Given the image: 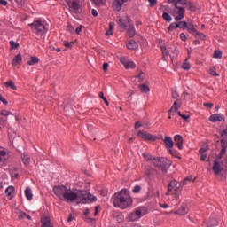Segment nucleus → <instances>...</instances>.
<instances>
[{
	"label": "nucleus",
	"instance_id": "obj_1",
	"mask_svg": "<svg viewBox=\"0 0 227 227\" xmlns=\"http://www.w3.org/2000/svg\"><path fill=\"white\" fill-rule=\"evenodd\" d=\"M53 192L62 201L67 203H76V205H86L97 201V197L84 190L69 189L65 185L53 187Z\"/></svg>",
	"mask_w": 227,
	"mask_h": 227
},
{
	"label": "nucleus",
	"instance_id": "obj_2",
	"mask_svg": "<svg viewBox=\"0 0 227 227\" xmlns=\"http://www.w3.org/2000/svg\"><path fill=\"white\" fill-rule=\"evenodd\" d=\"M111 201L115 208L125 210L132 205V197L126 189L116 192L111 199Z\"/></svg>",
	"mask_w": 227,
	"mask_h": 227
},
{
	"label": "nucleus",
	"instance_id": "obj_3",
	"mask_svg": "<svg viewBox=\"0 0 227 227\" xmlns=\"http://www.w3.org/2000/svg\"><path fill=\"white\" fill-rule=\"evenodd\" d=\"M182 184H178V181L172 180L168 185V192L165 193L168 197L169 201H178L180 194H182Z\"/></svg>",
	"mask_w": 227,
	"mask_h": 227
},
{
	"label": "nucleus",
	"instance_id": "obj_4",
	"mask_svg": "<svg viewBox=\"0 0 227 227\" xmlns=\"http://www.w3.org/2000/svg\"><path fill=\"white\" fill-rule=\"evenodd\" d=\"M118 25L122 31H127V35L129 38L136 36V28L134 27L132 20H130L129 16L121 18L118 21Z\"/></svg>",
	"mask_w": 227,
	"mask_h": 227
},
{
	"label": "nucleus",
	"instance_id": "obj_5",
	"mask_svg": "<svg viewBox=\"0 0 227 227\" xmlns=\"http://www.w3.org/2000/svg\"><path fill=\"white\" fill-rule=\"evenodd\" d=\"M31 31L37 36H43V35H47V31H49V24L46 23L45 20H34L30 25Z\"/></svg>",
	"mask_w": 227,
	"mask_h": 227
},
{
	"label": "nucleus",
	"instance_id": "obj_6",
	"mask_svg": "<svg viewBox=\"0 0 227 227\" xmlns=\"http://www.w3.org/2000/svg\"><path fill=\"white\" fill-rule=\"evenodd\" d=\"M153 164L155 168H160L162 173H166L168 171V168L171 166V161L167 158L155 157L153 159Z\"/></svg>",
	"mask_w": 227,
	"mask_h": 227
},
{
	"label": "nucleus",
	"instance_id": "obj_7",
	"mask_svg": "<svg viewBox=\"0 0 227 227\" xmlns=\"http://www.w3.org/2000/svg\"><path fill=\"white\" fill-rule=\"evenodd\" d=\"M146 214H148L146 207H140L128 215V220L130 222L139 221V218L146 215Z\"/></svg>",
	"mask_w": 227,
	"mask_h": 227
},
{
	"label": "nucleus",
	"instance_id": "obj_8",
	"mask_svg": "<svg viewBox=\"0 0 227 227\" xmlns=\"http://www.w3.org/2000/svg\"><path fill=\"white\" fill-rule=\"evenodd\" d=\"M175 9L173 10L172 15L176 22L182 20L184 17L185 8L178 7L177 4H174Z\"/></svg>",
	"mask_w": 227,
	"mask_h": 227
},
{
	"label": "nucleus",
	"instance_id": "obj_9",
	"mask_svg": "<svg viewBox=\"0 0 227 227\" xmlns=\"http://www.w3.org/2000/svg\"><path fill=\"white\" fill-rule=\"evenodd\" d=\"M67 4L70 9L71 13H74L75 15L81 13L79 0H67Z\"/></svg>",
	"mask_w": 227,
	"mask_h": 227
},
{
	"label": "nucleus",
	"instance_id": "obj_10",
	"mask_svg": "<svg viewBox=\"0 0 227 227\" xmlns=\"http://www.w3.org/2000/svg\"><path fill=\"white\" fill-rule=\"evenodd\" d=\"M180 106H182V101L180 99H176L172 107L170 108V110L168 111V118L169 120H171V116H175V114H176V111H178V109H180Z\"/></svg>",
	"mask_w": 227,
	"mask_h": 227
},
{
	"label": "nucleus",
	"instance_id": "obj_11",
	"mask_svg": "<svg viewBox=\"0 0 227 227\" xmlns=\"http://www.w3.org/2000/svg\"><path fill=\"white\" fill-rule=\"evenodd\" d=\"M137 137H141V139H144L145 141H155L157 137L155 136L146 132V131H138Z\"/></svg>",
	"mask_w": 227,
	"mask_h": 227
},
{
	"label": "nucleus",
	"instance_id": "obj_12",
	"mask_svg": "<svg viewBox=\"0 0 227 227\" xmlns=\"http://www.w3.org/2000/svg\"><path fill=\"white\" fill-rule=\"evenodd\" d=\"M212 170L214 171L215 175H221L223 171H224V168H223V164L215 160L214 161Z\"/></svg>",
	"mask_w": 227,
	"mask_h": 227
},
{
	"label": "nucleus",
	"instance_id": "obj_13",
	"mask_svg": "<svg viewBox=\"0 0 227 227\" xmlns=\"http://www.w3.org/2000/svg\"><path fill=\"white\" fill-rule=\"evenodd\" d=\"M226 118L223 114H214L210 116L209 121L213 123H217V121H225Z\"/></svg>",
	"mask_w": 227,
	"mask_h": 227
},
{
	"label": "nucleus",
	"instance_id": "obj_14",
	"mask_svg": "<svg viewBox=\"0 0 227 227\" xmlns=\"http://www.w3.org/2000/svg\"><path fill=\"white\" fill-rule=\"evenodd\" d=\"M174 214L177 215H187L189 214V207L186 204H182L178 210L174 211Z\"/></svg>",
	"mask_w": 227,
	"mask_h": 227
},
{
	"label": "nucleus",
	"instance_id": "obj_15",
	"mask_svg": "<svg viewBox=\"0 0 227 227\" xmlns=\"http://www.w3.org/2000/svg\"><path fill=\"white\" fill-rule=\"evenodd\" d=\"M6 160H8V154L6 153L4 148L0 147V168L1 166H4Z\"/></svg>",
	"mask_w": 227,
	"mask_h": 227
},
{
	"label": "nucleus",
	"instance_id": "obj_16",
	"mask_svg": "<svg viewBox=\"0 0 227 227\" xmlns=\"http://www.w3.org/2000/svg\"><path fill=\"white\" fill-rule=\"evenodd\" d=\"M174 141L179 150H184V137L181 135L174 136Z\"/></svg>",
	"mask_w": 227,
	"mask_h": 227
},
{
	"label": "nucleus",
	"instance_id": "obj_17",
	"mask_svg": "<svg viewBox=\"0 0 227 227\" xmlns=\"http://www.w3.org/2000/svg\"><path fill=\"white\" fill-rule=\"evenodd\" d=\"M128 0H113V8L116 12H120L121 10V6H123L124 3H127Z\"/></svg>",
	"mask_w": 227,
	"mask_h": 227
},
{
	"label": "nucleus",
	"instance_id": "obj_18",
	"mask_svg": "<svg viewBox=\"0 0 227 227\" xmlns=\"http://www.w3.org/2000/svg\"><path fill=\"white\" fill-rule=\"evenodd\" d=\"M163 143H165V148L168 150L175 146V142H173V138L171 137L166 136L163 139Z\"/></svg>",
	"mask_w": 227,
	"mask_h": 227
},
{
	"label": "nucleus",
	"instance_id": "obj_19",
	"mask_svg": "<svg viewBox=\"0 0 227 227\" xmlns=\"http://www.w3.org/2000/svg\"><path fill=\"white\" fill-rule=\"evenodd\" d=\"M42 227H54L52 223H51V217L42 216L41 218Z\"/></svg>",
	"mask_w": 227,
	"mask_h": 227
},
{
	"label": "nucleus",
	"instance_id": "obj_20",
	"mask_svg": "<svg viewBox=\"0 0 227 227\" xmlns=\"http://www.w3.org/2000/svg\"><path fill=\"white\" fill-rule=\"evenodd\" d=\"M121 63L124 65L127 70H129V68H136V64L134 63V61H129V60H126L125 59H121Z\"/></svg>",
	"mask_w": 227,
	"mask_h": 227
},
{
	"label": "nucleus",
	"instance_id": "obj_21",
	"mask_svg": "<svg viewBox=\"0 0 227 227\" xmlns=\"http://www.w3.org/2000/svg\"><path fill=\"white\" fill-rule=\"evenodd\" d=\"M21 160L25 166H29V163L31 162V158L29 157V154L24 153L21 154Z\"/></svg>",
	"mask_w": 227,
	"mask_h": 227
},
{
	"label": "nucleus",
	"instance_id": "obj_22",
	"mask_svg": "<svg viewBox=\"0 0 227 227\" xmlns=\"http://www.w3.org/2000/svg\"><path fill=\"white\" fill-rule=\"evenodd\" d=\"M137 47H139V45H137V43L134 40H130L127 43V49H129L130 51H136V49H137Z\"/></svg>",
	"mask_w": 227,
	"mask_h": 227
},
{
	"label": "nucleus",
	"instance_id": "obj_23",
	"mask_svg": "<svg viewBox=\"0 0 227 227\" xmlns=\"http://www.w3.org/2000/svg\"><path fill=\"white\" fill-rule=\"evenodd\" d=\"M207 150L208 149L202 147L199 151V153L200 154V160L202 161L207 160Z\"/></svg>",
	"mask_w": 227,
	"mask_h": 227
},
{
	"label": "nucleus",
	"instance_id": "obj_24",
	"mask_svg": "<svg viewBox=\"0 0 227 227\" xmlns=\"http://www.w3.org/2000/svg\"><path fill=\"white\" fill-rule=\"evenodd\" d=\"M186 29L192 35H194L198 31V30H196V27H194V24H192V23H187Z\"/></svg>",
	"mask_w": 227,
	"mask_h": 227
},
{
	"label": "nucleus",
	"instance_id": "obj_25",
	"mask_svg": "<svg viewBox=\"0 0 227 227\" xmlns=\"http://www.w3.org/2000/svg\"><path fill=\"white\" fill-rule=\"evenodd\" d=\"M15 191V188L13 186H9L5 190V195L8 198V200H12V193Z\"/></svg>",
	"mask_w": 227,
	"mask_h": 227
},
{
	"label": "nucleus",
	"instance_id": "obj_26",
	"mask_svg": "<svg viewBox=\"0 0 227 227\" xmlns=\"http://www.w3.org/2000/svg\"><path fill=\"white\" fill-rule=\"evenodd\" d=\"M25 196L28 201H31L33 200V192H31V188L27 187L25 190Z\"/></svg>",
	"mask_w": 227,
	"mask_h": 227
},
{
	"label": "nucleus",
	"instance_id": "obj_27",
	"mask_svg": "<svg viewBox=\"0 0 227 227\" xmlns=\"http://www.w3.org/2000/svg\"><path fill=\"white\" fill-rule=\"evenodd\" d=\"M168 153H170V155H172V157H176V159H182L180 157V153H178L176 150L170 148V149H168Z\"/></svg>",
	"mask_w": 227,
	"mask_h": 227
},
{
	"label": "nucleus",
	"instance_id": "obj_28",
	"mask_svg": "<svg viewBox=\"0 0 227 227\" xmlns=\"http://www.w3.org/2000/svg\"><path fill=\"white\" fill-rule=\"evenodd\" d=\"M20 61H22V55L18 54L14 57V59L12 60V65L15 67V66L19 65L20 63Z\"/></svg>",
	"mask_w": 227,
	"mask_h": 227
},
{
	"label": "nucleus",
	"instance_id": "obj_29",
	"mask_svg": "<svg viewBox=\"0 0 227 227\" xmlns=\"http://www.w3.org/2000/svg\"><path fill=\"white\" fill-rule=\"evenodd\" d=\"M38 61H40V59H38V57H31L30 59L27 61V65H36Z\"/></svg>",
	"mask_w": 227,
	"mask_h": 227
},
{
	"label": "nucleus",
	"instance_id": "obj_30",
	"mask_svg": "<svg viewBox=\"0 0 227 227\" xmlns=\"http://www.w3.org/2000/svg\"><path fill=\"white\" fill-rule=\"evenodd\" d=\"M177 29H186L187 28V22L186 21H178L176 22Z\"/></svg>",
	"mask_w": 227,
	"mask_h": 227
},
{
	"label": "nucleus",
	"instance_id": "obj_31",
	"mask_svg": "<svg viewBox=\"0 0 227 227\" xmlns=\"http://www.w3.org/2000/svg\"><path fill=\"white\" fill-rule=\"evenodd\" d=\"M4 86H6V88H11V90H17V86H15V83H13V81H9L4 82Z\"/></svg>",
	"mask_w": 227,
	"mask_h": 227
},
{
	"label": "nucleus",
	"instance_id": "obj_32",
	"mask_svg": "<svg viewBox=\"0 0 227 227\" xmlns=\"http://www.w3.org/2000/svg\"><path fill=\"white\" fill-rule=\"evenodd\" d=\"M139 90L142 93H148V91H150V87L145 84H141L139 86Z\"/></svg>",
	"mask_w": 227,
	"mask_h": 227
},
{
	"label": "nucleus",
	"instance_id": "obj_33",
	"mask_svg": "<svg viewBox=\"0 0 227 227\" xmlns=\"http://www.w3.org/2000/svg\"><path fill=\"white\" fill-rule=\"evenodd\" d=\"M175 29H178L177 24L176 22H173L169 25V27H168V33H171L173 31H175Z\"/></svg>",
	"mask_w": 227,
	"mask_h": 227
},
{
	"label": "nucleus",
	"instance_id": "obj_34",
	"mask_svg": "<svg viewBox=\"0 0 227 227\" xmlns=\"http://www.w3.org/2000/svg\"><path fill=\"white\" fill-rule=\"evenodd\" d=\"M162 19H164L166 22H171V20H173V18L168 12H163Z\"/></svg>",
	"mask_w": 227,
	"mask_h": 227
},
{
	"label": "nucleus",
	"instance_id": "obj_35",
	"mask_svg": "<svg viewBox=\"0 0 227 227\" xmlns=\"http://www.w3.org/2000/svg\"><path fill=\"white\" fill-rule=\"evenodd\" d=\"M189 182H192V176H189L187 177H185L182 182H181V185H187L189 184Z\"/></svg>",
	"mask_w": 227,
	"mask_h": 227
},
{
	"label": "nucleus",
	"instance_id": "obj_36",
	"mask_svg": "<svg viewBox=\"0 0 227 227\" xmlns=\"http://www.w3.org/2000/svg\"><path fill=\"white\" fill-rule=\"evenodd\" d=\"M177 114L183 118V120H184V121H187V123H189L191 117L189 115H185V114H182V113L177 112Z\"/></svg>",
	"mask_w": 227,
	"mask_h": 227
},
{
	"label": "nucleus",
	"instance_id": "obj_37",
	"mask_svg": "<svg viewBox=\"0 0 227 227\" xmlns=\"http://www.w3.org/2000/svg\"><path fill=\"white\" fill-rule=\"evenodd\" d=\"M143 157L145 160H152V162H153V159L155 158L148 153H143Z\"/></svg>",
	"mask_w": 227,
	"mask_h": 227
},
{
	"label": "nucleus",
	"instance_id": "obj_38",
	"mask_svg": "<svg viewBox=\"0 0 227 227\" xmlns=\"http://www.w3.org/2000/svg\"><path fill=\"white\" fill-rule=\"evenodd\" d=\"M217 224H219V223L217 222V220L215 219H211L208 222V226L209 227H214V226H217Z\"/></svg>",
	"mask_w": 227,
	"mask_h": 227
},
{
	"label": "nucleus",
	"instance_id": "obj_39",
	"mask_svg": "<svg viewBox=\"0 0 227 227\" xmlns=\"http://www.w3.org/2000/svg\"><path fill=\"white\" fill-rule=\"evenodd\" d=\"M94 4H97V6H103L105 4L106 0H91Z\"/></svg>",
	"mask_w": 227,
	"mask_h": 227
},
{
	"label": "nucleus",
	"instance_id": "obj_40",
	"mask_svg": "<svg viewBox=\"0 0 227 227\" xmlns=\"http://www.w3.org/2000/svg\"><path fill=\"white\" fill-rule=\"evenodd\" d=\"M193 35H195L196 37L200 38L201 40L205 39V34L198 32V30L193 34Z\"/></svg>",
	"mask_w": 227,
	"mask_h": 227
},
{
	"label": "nucleus",
	"instance_id": "obj_41",
	"mask_svg": "<svg viewBox=\"0 0 227 227\" xmlns=\"http://www.w3.org/2000/svg\"><path fill=\"white\" fill-rule=\"evenodd\" d=\"M11 49H19V43L15 41H10Z\"/></svg>",
	"mask_w": 227,
	"mask_h": 227
},
{
	"label": "nucleus",
	"instance_id": "obj_42",
	"mask_svg": "<svg viewBox=\"0 0 227 227\" xmlns=\"http://www.w3.org/2000/svg\"><path fill=\"white\" fill-rule=\"evenodd\" d=\"M160 49L163 56H168V54H169V51H168V48L166 46H160Z\"/></svg>",
	"mask_w": 227,
	"mask_h": 227
},
{
	"label": "nucleus",
	"instance_id": "obj_43",
	"mask_svg": "<svg viewBox=\"0 0 227 227\" xmlns=\"http://www.w3.org/2000/svg\"><path fill=\"white\" fill-rule=\"evenodd\" d=\"M99 98H101V99L104 100L106 106H109V101H107V98L104 97V92H99Z\"/></svg>",
	"mask_w": 227,
	"mask_h": 227
},
{
	"label": "nucleus",
	"instance_id": "obj_44",
	"mask_svg": "<svg viewBox=\"0 0 227 227\" xmlns=\"http://www.w3.org/2000/svg\"><path fill=\"white\" fill-rule=\"evenodd\" d=\"M214 58H218L220 59V58H223V52H221V51H215Z\"/></svg>",
	"mask_w": 227,
	"mask_h": 227
},
{
	"label": "nucleus",
	"instance_id": "obj_45",
	"mask_svg": "<svg viewBox=\"0 0 227 227\" xmlns=\"http://www.w3.org/2000/svg\"><path fill=\"white\" fill-rule=\"evenodd\" d=\"M137 78L138 79L139 82H143L145 80V73L140 72Z\"/></svg>",
	"mask_w": 227,
	"mask_h": 227
},
{
	"label": "nucleus",
	"instance_id": "obj_46",
	"mask_svg": "<svg viewBox=\"0 0 227 227\" xmlns=\"http://www.w3.org/2000/svg\"><path fill=\"white\" fill-rule=\"evenodd\" d=\"M64 45L65 47H67V49H72V47H74V43L73 42L69 43L67 41H65Z\"/></svg>",
	"mask_w": 227,
	"mask_h": 227
},
{
	"label": "nucleus",
	"instance_id": "obj_47",
	"mask_svg": "<svg viewBox=\"0 0 227 227\" xmlns=\"http://www.w3.org/2000/svg\"><path fill=\"white\" fill-rule=\"evenodd\" d=\"M182 67L184 68V70H189L191 68V65L187 62H184Z\"/></svg>",
	"mask_w": 227,
	"mask_h": 227
},
{
	"label": "nucleus",
	"instance_id": "obj_48",
	"mask_svg": "<svg viewBox=\"0 0 227 227\" xmlns=\"http://www.w3.org/2000/svg\"><path fill=\"white\" fill-rule=\"evenodd\" d=\"M210 74L214 75L215 77H219V74H217V72H215V69L214 68L210 69Z\"/></svg>",
	"mask_w": 227,
	"mask_h": 227
},
{
	"label": "nucleus",
	"instance_id": "obj_49",
	"mask_svg": "<svg viewBox=\"0 0 227 227\" xmlns=\"http://www.w3.org/2000/svg\"><path fill=\"white\" fill-rule=\"evenodd\" d=\"M180 39L182 42H186L187 41V36L185 35V33H181L180 34Z\"/></svg>",
	"mask_w": 227,
	"mask_h": 227
},
{
	"label": "nucleus",
	"instance_id": "obj_50",
	"mask_svg": "<svg viewBox=\"0 0 227 227\" xmlns=\"http://www.w3.org/2000/svg\"><path fill=\"white\" fill-rule=\"evenodd\" d=\"M139 191H141V186H139V185H136V186L133 188V192H135V193L139 192Z\"/></svg>",
	"mask_w": 227,
	"mask_h": 227
},
{
	"label": "nucleus",
	"instance_id": "obj_51",
	"mask_svg": "<svg viewBox=\"0 0 227 227\" xmlns=\"http://www.w3.org/2000/svg\"><path fill=\"white\" fill-rule=\"evenodd\" d=\"M81 31H82V25H80L76 30H75V33L76 35H81Z\"/></svg>",
	"mask_w": 227,
	"mask_h": 227
},
{
	"label": "nucleus",
	"instance_id": "obj_52",
	"mask_svg": "<svg viewBox=\"0 0 227 227\" xmlns=\"http://www.w3.org/2000/svg\"><path fill=\"white\" fill-rule=\"evenodd\" d=\"M150 3L151 8H153L155 4H157V0H148Z\"/></svg>",
	"mask_w": 227,
	"mask_h": 227
},
{
	"label": "nucleus",
	"instance_id": "obj_53",
	"mask_svg": "<svg viewBox=\"0 0 227 227\" xmlns=\"http://www.w3.org/2000/svg\"><path fill=\"white\" fill-rule=\"evenodd\" d=\"M224 153H226V145H223V147H222L220 155H224Z\"/></svg>",
	"mask_w": 227,
	"mask_h": 227
},
{
	"label": "nucleus",
	"instance_id": "obj_54",
	"mask_svg": "<svg viewBox=\"0 0 227 227\" xmlns=\"http://www.w3.org/2000/svg\"><path fill=\"white\" fill-rule=\"evenodd\" d=\"M1 114H2L3 116H9V115H10V112H9V111H6V110H3L2 113H1Z\"/></svg>",
	"mask_w": 227,
	"mask_h": 227
},
{
	"label": "nucleus",
	"instance_id": "obj_55",
	"mask_svg": "<svg viewBox=\"0 0 227 227\" xmlns=\"http://www.w3.org/2000/svg\"><path fill=\"white\" fill-rule=\"evenodd\" d=\"M0 4L2 6H8V2L6 0H0Z\"/></svg>",
	"mask_w": 227,
	"mask_h": 227
},
{
	"label": "nucleus",
	"instance_id": "obj_56",
	"mask_svg": "<svg viewBox=\"0 0 227 227\" xmlns=\"http://www.w3.org/2000/svg\"><path fill=\"white\" fill-rule=\"evenodd\" d=\"M106 35L107 36H113V29L109 28L106 32Z\"/></svg>",
	"mask_w": 227,
	"mask_h": 227
},
{
	"label": "nucleus",
	"instance_id": "obj_57",
	"mask_svg": "<svg viewBox=\"0 0 227 227\" xmlns=\"http://www.w3.org/2000/svg\"><path fill=\"white\" fill-rule=\"evenodd\" d=\"M107 68H109V64L104 63L103 64V70H104V72H107Z\"/></svg>",
	"mask_w": 227,
	"mask_h": 227
},
{
	"label": "nucleus",
	"instance_id": "obj_58",
	"mask_svg": "<svg viewBox=\"0 0 227 227\" xmlns=\"http://www.w3.org/2000/svg\"><path fill=\"white\" fill-rule=\"evenodd\" d=\"M204 106L206 107H208L209 109H212V107H214V104L212 103H204Z\"/></svg>",
	"mask_w": 227,
	"mask_h": 227
},
{
	"label": "nucleus",
	"instance_id": "obj_59",
	"mask_svg": "<svg viewBox=\"0 0 227 227\" xmlns=\"http://www.w3.org/2000/svg\"><path fill=\"white\" fill-rule=\"evenodd\" d=\"M67 31H69V33H72V31H74V27L72 26V24L67 25Z\"/></svg>",
	"mask_w": 227,
	"mask_h": 227
},
{
	"label": "nucleus",
	"instance_id": "obj_60",
	"mask_svg": "<svg viewBox=\"0 0 227 227\" xmlns=\"http://www.w3.org/2000/svg\"><path fill=\"white\" fill-rule=\"evenodd\" d=\"M172 98H175V99L178 98V92L172 91Z\"/></svg>",
	"mask_w": 227,
	"mask_h": 227
},
{
	"label": "nucleus",
	"instance_id": "obj_61",
	"mask_svg": "<svg viewBox=\"0 0 227 227\" xmlns=\"http://www.w3.org/2000/svg\"><path fill=\"white\" fill-rule=\"evenodd\" d=\"M85 221H86V223H92L93 221H95V219L90 218V216H87V217H85Z\"/></svg>",
	"mask_w": 227,
	"mask_h": 227
},
{
	"label": "nucleus",
	"instance_id": "obj_62",
	"mask_svg": "<svg viewBox=\"0 0 227 227\" xmlns=\"http://www.w3.org/2000/svg\"><path fill=\"white\" fill-rule=\"evenodd\" d=\"M91 13H92L93 17H98V12H97V10L92 9Z\"/></svg>",
	"mask_w": 227,
	"mask_h": 227
},
{
	"label": "nucleus",
	"instance_id": "obj_63",
	"mask_svg": "<svg viewBox=\"0 0 227 227\" xmlns=\"http://www.w3.org/2000/svg\"><path fill=\"white\" fill-rule=\"evenodd\" d=\"M223 146H226L227 148V141L224 139L222 140V148H223Z\"/></svg>",
	"mask_w": 227,
	"mask_h": 227
},
{
	"label": "nucleus",
	"instance_id": "obj_64",
	"mask_svg": "<svg viewBox=\"0 0 227 227\" xmlns=\"http://www.w3.org/2000/svg\"><path fill=\"white\" fill-rule=\"evenodd\" d=\"M142 126V124H141V122H139V121H137L136 123H135V129H139V127H141Z\"/></svg>",
	"mask_w": 227,
	"mask_h": 227
}]
</instances>
